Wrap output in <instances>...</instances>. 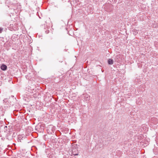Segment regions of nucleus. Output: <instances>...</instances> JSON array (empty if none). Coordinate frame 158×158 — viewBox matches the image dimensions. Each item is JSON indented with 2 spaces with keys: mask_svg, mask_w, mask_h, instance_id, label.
Returning a JSON list of instances; mask_svg holds the SVG:
<instances>
[{
  "mask_svg": "<svg viewBox=\"0 0 158 158\" xmlns=\"http://www.w3.org/2000/svg\"><path fill=\"white\" fill-rule=\"evenodd\" d=\"M77 147V146L75 144H74L72 145V154L73 155L77 156L78 155V150L76 149Z\"/></svg>",
  "mask_w": 158,
  "mask_h": 158,
  "instance_id": "1",
  "label": "nucleus"
},
{
  "mask_svg": "<svg viewBox=\"0 0 158 158\" xmlns=\"http://www.w3.org/2000/svg\"><path fill=\"white\" fill-rule=\"evenodd\" d=\"M120 55H118L116 56H115L116 60H117L118 62H119V59L120 58Z\"/></svg>",
  "mask_w": 158,
  "mask_h": 158,
  "instance_id": "5",
  "label": "nucleus"
},
{
  "mask_svg": "<svg viewBox=\"0 0 158 158\" xmlns=\"http://www.w3.org/2000/svg\"><path fill=\"white\" fill-rule=\"evenodd\" d=\"M45 33H46V34H48L49 33V31L48 30H47L46 31H45Z\"/></svg>",
  "mask_w": 158,
  "mask_h": 158,
  "instance_id": "9",
  "label": "nucleus"
},
{
  "mask_svg": "<svg viewBox=\"0 0 158 158\" xmlns=\"http://www.w3.org/2000/svg\"><path fill=\"white\" fill-rule=\"evenodd\" d=\"M2 84V82L1 81H0V86Z\"/></svg>",
  "mask_w": 158,
  "mask_h": 158,
  "instance_id": "10",
  "label": "nucleus"
},
{
  "mask_svg": "<svg viewBox=\"0 0 158 158\" xmlns=\"http://www.w3.org/2000/svg\"><path fill=\"white\" fill-rule=\"evenodd\" d=\"M3 30V28L2 27H0V33H1Z\"/></svg>",
  "mask_w": 158,
  "mask_h": 158,
  "instance_id": "7",
  "label": "nucleus"
},
{
  "mask_svg": "<svg viewBox=\"0 0 158 158\" xmlns=\"http://www.w3.org/2000/svg\"><path fill=\"white\" fill-rule=\"evenodd\" d=\"M47 131H49V130H48V129Z\"/></svg>",
  "mask_w": 158,
  "mask_h": 158,
  "instance_id": "12",
  "label": "nucleus"
},
{
  "mask_svg": "<svg viewBox=\"0 0 158 158\" xmlns=\"http://www.w3.org/2000/svg\"><path fill=\"white\" fill-rule=\"evenodd\" d=\"M7 67L6 66L5 64H2L1 66V69L2 70H6L7 69Z\"/></svg>",
  "mask_w": 158,
  "mask_h": 158,
  "instance_id": "3",
  "label": "nucleus"
},
{
  "mask_svg": "<svg viewBox=\"0 0 158 158\" xmlns=\"http://www.w3.org/2000/svg\"><path fill=\"white\" fill-rule=\"evenodd\" d=\"M11 99L10 98H5L3 100L4 103L6 105H8L9 106L10 105L13 106L14 105L13 103L11 101Z\"/></svg>",
  "mask_w": 158,
  "mask_h": 158,
  "instance_id": "2",
  "label": "nucleus"
},
{
  "mask_svg": "<svg viewBox=\"0 0 158 158\" xmlns=\"http://www.w3.org/2000/svg\"><path fill=\"white\" fill-rule=\"evenodd\" d=\"M53 127V126L52 125H50L49 126H48V127H47V128H52Z\"/></svg>",
  "mask_w": 158,
  "mask_h": 158,
  "instance_id": "8",
  "label": "nucleus"
},
{
  "mask_svg": "<svg viewBox=\"0 0 158 158\" xmlns=\"http://www.w3.org/2000/svg\"><path fill=\"white\" fill-rule=\"evenodd\" d=\"M20 136H19V137H18L19 138H20Z\"/></svg>",
  "mask_w": 158,
  "mask_h": 158,
  "instance_id": "13",
  "label": "nucleus"
},
{
  "mask_svg": "<svg viewBox=\"0 0 158 158\" xmlns=\"http://www.w3.org/2000/svg\"><path fill=\"white\" fill-rule=\"evenodd\" d=\"M108 63L110 64H112L114 63L113 60L111 59H110L108 60Z\"/></svg>",
  "mask_w": 158,
  "mask_h": 158,
  "instance_id": "4",
  "label": "nucleus"
},
{
  "mask_svg": "<svg viewBox=\"0 0 158 158\" xmlns=\"http://www.w3.org/2000/svg\"><path fill=\"white\" fill-rule=\"evenodd\" d=\"M51 130H52V131H51L50 132H50L51 133H52V132L53 131L52 129H51Z\"/></svg>",
  "mask_w": 158,
  "mask_h": 158,
  "instance_id": "11",
  "label": "nucleus"
},
{
  "mask_svg": "<svg viewBox=\"0 0 158 158\" xmlns=\"http://www.w3.org/2000/svg\"><path fill=\"white\" fill-rule=\"evenodd\" d=\"M85 100L86 101L88 100L89 99V98L87 96H85Z\"/></svg>",
  "mask_w": 158,
  "mask_h": 158,
  "instance_id": "6",
  "label": "nucleus"
}]
</instances>
